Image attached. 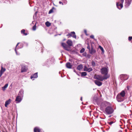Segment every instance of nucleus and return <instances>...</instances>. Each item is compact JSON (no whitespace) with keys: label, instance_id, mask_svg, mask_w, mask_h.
I'll list each match as a JSON object with an SVG mask.
<instances>
[{"label":"nucleus","instance_id":"13","mask_svg":"<svg viewBox=\"0 0 132 132\" xmlns=\"http://www.w3.org/2000/svg\"><path fill=\"white\" fill-rule=\"evenodd\" d=\"M94 82L98 86H100L102 84V82L97 80H95Z\"/></svg>","mask_w":132,"mask_h":132},{"label":"nucleus","instance_id":"44","mask_svg":"<svg viewBox=\"0 0 132 132\" xmlns=\"http://www.w3.org/2000/svg\"><path fill=\"white\" fill-rule=\"evenodd\" d=\"M131 127H132V125H131Z\"/></svg>","mask_w":132,"mask_h":132},{"label":"nucleus","instance_id":"43","mask_svg":"<svg viewBox=\"0 0 132 132\" xmlns=\"http://www.w3.org/2000/svg\"><path fill=\"white\" fill-rule=\"evenodd\" d=\"M111 116H109V117H111Z\"/></svg>","mask_w":132,"mask_h":132},{"label":"nucleus","instance_id":"1","mask_svg":"<svg viewBox=\"0 0 132 132\" xmlns=\"http://www.w3.org/2000/svg\"><path fill=\"white\" fill-rule=\"evenodd\" d=\"M125 94V91L122 90L120 94H119L117 95L116 98L117 101L118 102L123 101L124 100Z\"/></svg>","mask_w":132,"mask_h":132},{"label":"nucleus","instance_id":"8","mask_svg":"<svg viewBox=\"0 0 132 132\" xmlns=\"http://www.w3.org/2000/svg\"><path fill=\"white\" fill-rule=\"evenodd\" d=\"M132 0H125V6L127 7H128L130 5Z\"/></svg>","mask_w":132,"mask_h":132},{"label":"nucleus","instance_id":"3","mask_svg":"<svg viewBox=\"0 0 132 132\" xmlns=\"http://www.w3.org/2000/svg\"><path fill=\"white\" fill-rule=\"evenodd\" d=\"M94 78L101 81H102L104 79H107L109 78V76L105 77L104 76H103L101 75H95L94 76Z\"/></svg>","mask_w":132,"mask_h":132},{"label":"nucleus","instance_id":"5","mask_svg":"<svg viewBox=\"0 0 132 132\" xmlns=\"http://www.w3.org/2000/svg\"><path fill=\"white\" fill-rule=\"evenodd\" d=\"M124 0H121V3L117 2L116 5L117 7L119 9H121L123 7L122 4Z\"/></svg>","mask_w":132,"mask_h":132},{"label":"nucleus","instance_id":"6","mask_svg":"<svg viewBox=\"0 0 132 132\" xmlns=\"http://www.w3.org/2000/svg\"><path fill=\"white\" fill-rule=\"evenodd\" d=\"M61 45L65 50L68 51H70V48L65 43H61Z\"/></svg>","mask_w":132,"mask_h":132},{"label":"nucleus","instance_id":"4","mask_svg":"<svg viewBox=\"0 0 132 132\" xmlns=\"http://www.w3.org/2000/svg\"><path fill=\"white\" fill-rule=\"evenodd\" d=\"M105 111L107 114H111L113 113V110L111 107L108 106L106 108Z\"/></svg>","mask_w":132,"mask_h":132},{"label":"nucleus","instance_id":"7","mask_svg":"<svg viewBox=\"0 0 132 132\" xmlns=\"http://www.w3.org/2000/svg\"><path fill=\"white\" fill-rule=\"evenodd\" d=\"M75 32H72L68 34L67 35V36H69V37H72L73 38L76 39V36L75 35Z\"/></svg>","mask_w":132,"mask_h":132},{"label":"nucleus","instance_id":"22","mask_svg":"<svg viewBox=\"0 0 132 132\" xmlns=\"http://www.w3.org/2000/svg\"><path fill=\"white\" fill-rule=\"evenodd\" d=\"M83 68V66L81 65H79L77 67V69L79 70H81L82 68Z\"/></svg>","mask_w":132,"mask_h":132},{"label":"nucleus","instance_id":"41","mask_svg":"<svg viewBox=\"0 0 132 132\" xmlns=\"http://www.w3.org/2000/svg\"><path fill=\"white\" fill-rule=\"evenodd\" d=\"M127 89L128 90L129 89V86H127Z\"/></svg>","mask_w":132,"mask_h":132},{"label":"nucleus","instance_id":"20","mask_svg":"<svg viewBox=\"0 0 132 132\" xmlns=\"http://www.w3.org/2000/svg\"><path fill=\"white\" fill-rule=\"evenodd\" d=\"M8 84H6L3 87H2V89L3 91H4L8 86Z\"/></svg>","mask_w":132,"mask_h":132},{"label":"nucleus","instance_id":"9","mask_svg":"<svg viewBox=\"0 0 132 132\" xmlns=\"http://www.w3.org/2000/svg\"><path fill=\"white\" fill-rule=\"evenodd\" d=\"M121 79V80H126L128 78V76L126 75H121L120 76Z\"/></svg>","mask_w":132,"mask_h":132},{"label":"nucleus","instance_id":"31","mask_svg":"<svg viewBox=\"0 0 132 132\" xmlns=\"http://www.w3.org/2000/svg\"><path fill=\"white\" fill-rule=\"evenodd\" d=\"M99 47H100V49L102 51V52H104V50H103V48L102 47L100 46H99Z\"/></svg>","mask_w":132,"mask_h":132},{"label":"nucleus","instance_id":"25","mask_svg":"<svg viewBox=\"0 0 132 132\" xmlns=\"http://www.w3.org/2000/svg\"><path fill=\"white\" fill-rule=\"evenodd\" d=\"M19 44V43H18L17 44V45H16V48H15V52L16 53V54L17 55H18V54L17 53V51H16V49H19V48H21L20 47H19H19H17L18 45V44Z\"/></svg>","mask_w":132,"mask_h":132},{"label":"nucleus","instance_id":"18","mask_svg":"<svg viewBox=\"0 0 132 132\" xmlns=\"http://www.w3.org/2000/svg\"><path fill=\"white\" fill-rule=\"evenodd\" d=\"M11 101V99H9L5 103V106L6 107H7L8 104H10Z\"/></svg>","mask_w":132,"mask_h":132},{"label":"nucleus","instance_id":"14","mask_svg":"<svg viewBox=\"0 0 132 132\" xmlns=\"http://www.w3.org/2000/svg\"><path fill=\"white\" fill-rule=\"evenodd\" d=\"M24 91L22 89H21L18 95L23 97V96Z\"/></svg>","mask_w":132,"mask_h":132},{"label":"nucleus","instance_id":"26","mask_svg":"<svg viewBox=\"0 0 132 132\" xmlns=\"http://www.w3.org/2000/svg\"><path fill=\"white\" fill-rule=\"evenodd\" d=\"M45 24L48 27L51 25V23L47 21L46 22Z\"/></svg>","mask_w":132,"mask_h":132},{"label":"nucleus","instance_id":"30","mask_svg":"<svg viewBox=\"0 0 132 132\" xmlns=\"http://www.w3.org/2000/svg\"><path fill=\"white\" fill-rule=\"evenodd\" d=\"M36 24L34 25L32 27V29L34 30H35L36 29Z\"/></svg>","mask_w":132,"mask_h":132},{"label":"nucleus","instance_id":"12","mask_svg":"<svg viewBox=\"0 0 132 132\" xmlns=\"http://www.w3.org/2000/svg\"><path fill=\"white\" fill-rule=\"evenodd\" d=\"M67 43L68 45L70 46H72L73 44L71 40L70 39H69L67 41Z\"/></svg>","mask_w":132,"mask_h":132},{"label":"nucleus","instance_id":"34","mask_svg":"<svg viewBox=\"0 0 132 132\" xmlns=\"http://www.w3.org/2000/svg\"><path fill=\"white\" fill-rule=\"evenodd\" d=\"M132 39V37H129L128 38V40L130 41Z\"/></svg>","mask_w":132,"mask_h":132},{"label":"nucleus","instance_id":"19","mask_svg":"<svg viewBox=\"0 0 132 132\" xmlns=\"http://www.w3.org/2000/svg\"><path fill=\"white\" fill-rule=\"evenodd\" d=\"M6 69L5 68H3L2 66H1V68L0 70V73L3 74V73L6 71Z\"/></svg>","mask_w":132,"mask_h":132},{"label":"nucleus","instance_id":"17","mask_svg":"<svg viewBox=\"0 0 132 132\" xmlns=\"http://www.w3.org/2000/svg\"><path fill=\"white\" fill-rule=\"evenodd\" d=\"M38 77L37 73H36L32 75L31 77V78L32 79L33 78H36Z\"/></svg>","mask_w":132,"mask_h":132},{"label":"nucleus","instance_id":"2","mask_svg":"<svg viewBox=\"0 0 132 132\" xmlns=\"http://www.w3.org/2000/svg\"><path fill=\"white\" fill-rule=\"evenodd\" d=\"M100 71L102 74L104 75L105 77L109 76V78L110 77V75L108 74L109 72L108 67H104L102 68L101 69Z\"/></svg>","mask_w":132,"mask_h":132},{"label":"nucleus","instance_id":"21","mask_svg":"<svg viewBox=\"0 0 132 132\" xmlns=\"http://www.w3.org/2000/svg\"><path fill=\"white\" fill-rule=\"evenodd\" d=\"M89 52L90 54H93L95 53V51L94 49H93V48H92L91 50H90Z\"/></svg>","mask_w":132,"mask_h":132},{"label":"nucleus","instance_id":"35","mask_svg":"<svg viewBox=\"0 0 132 132\" xmlns=\"http://www.w3.org/2000/svg\"><path fill=\"white\" fill-rule=\"evenodd\" d=\"M90 38H92V39H94V36L93 35H91L90 36Z\"/></svg>","mask_w":132,"mask_h":132},{"label":"nucleus","instance_id":"39","mask_svg":"<svg viewBox=\"0 0 132 132\" xmlns=\"http://www.w3.org/2000/svg\"><path fill=\"white\" fill-rule=\"evenodd\" d=\"M87 48L89 49V51L90 50V47L89 46H88L87 47Z\"/></svg>","mask_w":132,"mask_h":132},{"label":"nucleus","instance_id":"32","mask_svg":"<svg viewBox=\"0 0 132 132\" xmlns=\"http://www.w3.org/2000/svg\"><path fill=\"white\" fill-rule=\"evenodd\" d=\"M88 68L86 66H85L84 67V71H87L88 70Z\"/></svg>","mask_w":132,"mask_h":132},{"label":"nucleus","instance_id":"33","mask_svg":"<svg viewBox=\"0 0 132 132\" xmlns=\"http://www.w3.org/2000/svg\"><path fill=\"white\" fill-rule=\"evenodd\" d=\"M53 9H51V10H50V11H49V14H50L51 13H52L53 12Z\"/></svg>","mask_w":132,"mask_h":132},{"label":"nucleus","instance_id":"36","mask_svg":"<svg viewBox=\"0 0 132 132\" xmlns=\"http://www.w3.org/2000/svg\"><path fill=\"white\" fill-rule=\"evenodd\" d=\"M114 123V122H113V121H111V122H110L109 123V124L110 125H112V123Z\"/></svg>","mask_w":132,"mask_h":132},{"label":"nucleus","instance_id":"24","mask_svg":"<svg viewBox=\"0 0 132 132\" xmlns=\"http://www.w3.org/2000/svg\"><path fill=\"white\" fill-rule=\"evenodd\" d=\"M25 30L24 29H22L21 31V33L24 35H27V33H25Z\"/></svg>","mask_w":132,"mask_h":132},{"label":"nucleus","instance_id":"28","mask_svg":"<svg viewBox=\"0 0 132 132\" xmlns=\"http://www.w3.org/2000/svg\"><path fill=\"white\" fill-rule=\"evenodd\" d=\"M93 69L92 68H88V70L87 71H88V72H90L91 71H92V70Z\"/></svg>","mask_w":132,"mask_h":132},{"label":"nucleus","instance_id":"23","mask_svg":"<svg viewBox=\"0 0 132 132\" xmlns=\"http://www.w3.org/2000/svg\"><path fill=\"white\" fill-rule=\"evenodd\" d=\"M40 130L39 128L37 127H35L34 129V132H40Z\"/></svg>","mask_w":132,"mask_h":132},{"label":"nucleus","instance_id":"15","mask_svg":"<svg viewBox=\"0 0 132 132\" xmlns=\"http://www.w3.org/2000/svg\"><path fill=\"white\" fill-rule=\"evenodd\" d=\"M27 68L26 67L24 66H22V68L21 70V72H23L27 71Z\"/></svg>","mask_w":132,"mask_h":132},{"label":"nucleus","instance_id":"42","mask_svg":"<svg viewBox=\"0 0 132 132\" xmlns=\"http://www.w3.org/2000/svg\"><path fill=\"white\" fill-rule=\"evenodd\" d=\"M82 97H81V99H80V100H81V101H82Z\"/></svg>","mask_w":132,"mask_h":132},{"label":"nucleus","instance_id":"38","mask_svg":"<svg viewBox=\"0 0 132 132\" xmlns=\"http://www.w3.org/2000/svg\"><path fill=\"white\" fill-rule=\"evenodd\" d=\"M84 32H85V34H86V35H87V34H86V33H87V31H86V30H84Z\"/></svg>","mask_w":132,"mask_h":132},{"label":"nucleus","instance_id":"40","mask_svg":"<svg viewBox=\"0 0 132 132\" xmlns=\"http://www.w3.org/2000/svg\"><path fill=\"white\" fill-rule=\"evenodd\" d=\"M2 74H3L0 73V77H1L2 76Z\"/></svg>","mask_w":132,"mask_h":132},{"label":"nucleus","instance_id":"27","mask_svg":"<svg viewBox=\"0 0 132 132\" xmlns=\"http://www.w3.org/2000/svg\"><path fill=\"white\" fill-rule=\"evenodd\" d=\"M87 75L86 72H83L81 73V76H85Z\"/></svg>","mask_w":132,"mask_h":132},{"label":"nucleus","instance_id":"29","mask_svg":"<svg viewBox=\"0 0 132 132\" xmlns=\"http://www.w3.org/2000/svg\"><path fill=\"white\" fill-rule=\"evenodd\" d=\"M85 50V49L84 48H82L80 50V52L81 53H82L84 52Z\"/></svg>","mask_w":132,"mask_h":132},{"label":"nucleus","instance_id":"10","mask_svg":"<svg viewBox=\"0 0 132 132\" xmlns=\"http://www.w3.org/2000/svg\"><path fill=\"white\" fill-rule=\"evenodd\" d=\"M108 104V103L106 102H103L102 103L101 106L102 108H103L105 107Z\"/></svg>","mask_w":132,"mask_h":132},{"label":"nucleus","instance_id":"37","mask_svg":"<svg viewBox=\"0 0 132 132\" xmlns=\"http://www.w3.org/2000/svg\"><path fill=\"white\" fill-rule=\"evenodd\" d=\"M59 3L60 4H62V5H63V4L62 3V2L61 1H60L59 2Z\"/></svg>","mask_w":132,"mask_h":132},{"label":"nucleus","instance_id":"16","mask_svg":"<svg viewBox=\"0 0 132 132\" xmlns=\"http://www.w3.org/2000/svg\"><path fill=\"white\" fill-rule=\"evenodd\" d=\"M66 65L67 68L69 69L71 68L72 67V65L70 62H67L66 64Z\"/></svg>","mask_w":132,"mask_h":132},{"label":"nucleus","instance_id":"11","mask_svg":"<svg viewBox=\"0 0 132 132\" xmlns=\"http://www.w3.org/2000/svg\"><path fill=\"white\" fill-rule=\"evenodd\" d=\"M18 95L17 97H16L15 100V101H16L20 102L21 101L22 99V97Z\"/></svg>","mask_w":132,"mask_h":132}]
</instances>
